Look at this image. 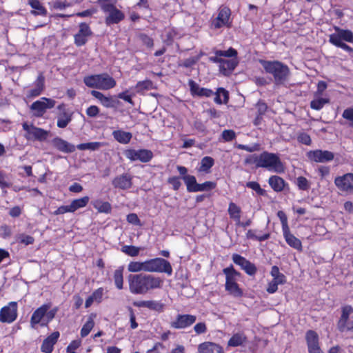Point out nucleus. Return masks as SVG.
Returning a JSON list of instances; mask_svg holds the SVG:
<instances>
[{
	"instance_id": "c03bdc74",
	"label": "nucleus",
	"mask_w": 353,
	"mask_h": 353,
	"mask_svg": "<svg viewBox=\"0 0 353 353\" xmlns=\"http://www.w3.org/2000/svg\"><path fill=\"white\" fill-rule=\"evenodd\" d=\"M140 248L134 245H124L121 248V251L130 256H136L139 255Z\"/></svg>"
},
{
	"instance_id": "f03ea898",
	"label": "nucleus",
	"mask_w": 353,
	"mask_h": 353,
	"mask_svg": "<svg viewBox=\"0 0 353 353\" xmlns=\"http://www.w3.org/2000/svg\"><path fill=\"white\" fill-rule=\"evenodd\" d=\"M254 162L256 168H263L276 173L284 172L283 165L279 157L274 153L263 152L254 154Z\"/></svg>"
},
{
	"instance_id": "e2e57ef3",
	"label": "nucleus",
	"mask_w": 353,
	"mask_h": 353,
	"mask_svg": "<svg viewBox=\"0 0 353 353\" xmlns=\"http://www.w3.org/2000/svg\"><path fill=\"white\" fill-rule=\"evenodd\" d=\"M57 308L55 307V308H53L52 310H50V311H47L46 314H45V317L46 319V323H41V325H46L50 321H52L54 318V316L57 312Z\"/></svg>"
},
{
	"instance_id": "bb28decb",
	"label": "nucleus",
	"mask_w": 353,
	"mask_h": 353,
	"mask_svg": "<svg viewBox=\"0 0 353 353\" xmlns=\"http://www.w3.org/2000/svg\"><path fill=\"white\" fill-rule=\"evenodd\" d=\"M283 232L285 239L290 246L298 250H301L302 244L301 241L294 236L292 234H291L290 228L283 231Z\"/></svg>"
},
{
	"instance_id": "2eb2a0df",
	"label": "nucleus",
	"mask_w": 353,
	"mask_h": 353,
	"mask_svg": "<svg viewBox=\"0 0 353 353\" xmlns=\"http://www.w3.org/2000/svg\"><path fill=\"white\" fill-rule=\"evenodd\" d=\"M305 339L310 353H323L319 343V335L313 330H308L305 334Z\"/></svg>"
},
{
	"instance_id": "49530a36",
	"label": "nucleus",
	"mask_w": 353,
	"mask_h": 353,
	"mask_svg": "<svg viewBox=\"0 0 353 353\" xmlns=\"http://www.w3.org/2000/svg\"><path fill=\"white\" fill-rule=\"evenodd\" d=\"M94 206L100 212L108 213L111 210V205L108 202L97 201Z\"/></svg>"
},
{
	"instance_id": "f257e3e1",
	"label": "nucleus",
	"mask_w": 353,
	"mask_h": 353,
	"mask_svg": "<svg viewBox=\"0 0 353 353\" xmlns=\"http://www.w3.org/2000/svg\"><path fill=\"white\" fill-rule=\"evenodd\" d=\"M128 280L130 291L136 294H146L150 290L161 288L163 285L160 277L145 273L130 274Z\"/></svg>"
},
{
	"instance_id": "13d9d810",
	"label": "nucleus",
	"mask_w": 353,
	"mask_h": 353,
	"mask_svg": "<svg viewBox=\"0 0 353 353\" xmlns=\"http://www.w3.org/2000/svg\"><path fill=\"white\" fill-rule=\"evenodd\" d=\"M139 39L148 48H152L154 46L153 39L145 34H141Z\"/></svg>"
},
{
	"instance_id": "ddd939ff",
	"label": "nucleus",
	"mask_w": 353,
	"mask_h": 353,
	"mask_svg": "<svg viewBox=\"0 0 353 353\" xmlns=\"http://www.w3.org/2000/svg\"><path fill=\"white\" fill-rule=\"evenodd\" d=\"M232 261L235 264L239 265L248 274L252 276L256 274L257 269L254 264L241 255L234 254L232 255Z\"/></svg>"
},
{
	"instance_id": "a18cd8bd",
	"label": "nucleus",
	"mask_w": 353,
	"mask_h": 353,
	"mask_svg": "<svg viewBox=\"0 0 353 353\" xmlns=\"http://www.w3.org/2000/svg\"><path fill=\"white\" fill-rule=\"evenodd\" d=\"M195 192L208 191L214 189L216 187V183L212 181H205L201 184L196 185Z\"/></svg>"
},
{
	"instance_id": "a19ab883",
	"label": "nucleus",
	"mask_w": 353,
	"mask_h": 353,
	"mask_svg": "<svg viewBox=\"0 0 353 353\" xmlns=\"http://www.w3.org/2000/svg\"><path fill=\"white\" fill-rule=\"evenodd\" d=\"M329 103V99H325V98H318L312 100L310 102V107L311 108L319 110H321L325 104Z\"/></svg>"
},
{
	"instance_id": "a878e982",
	"label": "nucleus",
	"mask_w": 353,
	"mask_h": 353,
	"mask_svg": "<svg viewBox=\"0 0 353 353\" xmlns=\"http://www.w3.org/2000/svg\"><path fill=\"white\" fill-rule=\"evenodd\" d=\"M238 63L239 61L236 58H232L230 60L223 59V62L220 65V71L224 75H228L234 70Z\"/></svg>"
},
{
	"instance_id": "412c9836",
	"label": "nucleus",
	"mask_w": 353,
	"mask_h": 353,
	"mask_svg": "<svg viewBox=\"0 0 353 353\" xmlns=\"http://www.w3.org/2000/svg\"><path fill=\"white\" fill-rule=\"evenodd\" d=\"M53 145L59 151L65 153H71L75 150V146L68 141L56 137L52 140Z\"/></svg>"
},
{
	"instance_id": "3c124183",
	"label": "nucleus",
	"mask_w": 353,
	"mask_h": 353,
	"mask_svg": "<svg viewBox=\"0 0 353 353\" xmlns=\"http://www.w3.org/2000/svg\"><path fill=\"white\" fill-rule=\"evenodd\" d=\"M246 186L254 190L259 195H265V191L262 189L259 183L255 181H250L246 183Z\"/></svg>"
},
{
	"instance_id": "423d86ee",
	"label": "nucleus",
	"mask_w": 353,
	"mask_h": 353,
	"mask_svg": "<svg viewBox=\"0 0 353 353\" xmlns=\"http://www.w3.org/2000/svg\"><path fill=\"white\" fill-rule=\"evenodd\" d=\"M101 9L104 12L109 13V15L105 18L107 25L118 23L124 19V14L112 3H103Z\"/></svg>"
},
{
	"instance_id": "6e6d98bb",
	"label": "nucleus",
	"mask_w": 353,
	"mask_h": 353,
	"mask_svg": "<svg viewBox=\"0 0 353 353\" xmlns=\"http://www.w3.org/2000/svg\"><path fill=\"white\" fill-rule=\"evenodd\" d=\"M342 117L350 122V126L353 127V108L345 109L342 114Z\"/></svg>"
},
{
	"instance_id": "79ce46f5",
	"label": "nucleus",
	"mask_w": 353,
	"mask_h": 353,
	"mask_svg": "<svg viewBox=\"0 0 353 353\" xmlns=\"http://www.w3.org/2000/svg\"><path fill=\"white\" fill-rule=\"evenodd\" d=\"M98 74L90 75L85 77L83 81L88 87L98 89Z\"/></svg>"
},
{
	"instance_id": "4c0bfd02",
	"label": "nucleus",
	"mask_w": 353,
	"mask_h": 353,
	"mask_svg": "<svg viewBox=\"0 0 353 353\" xmlns=\"http://www.w3.org/2000/svg\"><path fill=\"white\" fill-rule=\"evenodd\" d=\"M128 270L130 272H145V261H132L128 265Z\"/></svg>"
},
{
	"instance_id": "8fccbe9b",
	"label": "nucleus",
	"mask_w": 353,
	"mask_h": 353,
	"mask_svg": "<svg viewBox=\"0 0 353 353\" xmlns=\"http://www.w3.org/2000/svg\"><path fill=\"white\" fill-rule=\"evenodd\" d=\"M102 105L106 108H114L117 106L119 101L114 99L112 97H104L101 101Z\"/></svg>"
},
{
	"instance_id": "c85d7f7f",
	"label": "nucleus",
	"mask_w": 353,
	"mask_h": 353,
	"mask_svg": "<svg viewBox=\"0 0 353 353\" xmlns=\"http://www.w3.org/2000/svg\"><path fill=\"white\" fill-rule=\"evenodd\" d=\"M268 183L275 192L282 191L285 185V181L279 176H270L269 178Z\"/></svg>"
},
{
	"instance_id": "603ef678",
	"label": "nucleus",
	"mask_w": 353,
	"mask_h": 353,
	"mask_svg": "<svg viewBox=\"0 0 353 353\" xmlns=\"http://www.w3.org/2000/svg\"><path fill=\"white\" fill-rule=\"evenodd\" d=\"M296 184L301 190H307L310 188L309 181L304 176H299L297 178Z\"/></svg>"
},
{
	"instance_id": "37998d69",
	"label": "nucleus",
	"mask_w": 353,
	"mask_h": 353,
	"mask_svg": "<svg viewBox=\"0 0 353 353\" xmlns=\"http://www.w3.org/2000/svg\"><path fill=\"white\" fill-rule=\"evenodd\" d=\"M245 338L243 334H236L228 341L230 346H239L241 345L245 341Z\"/></svg>"
},
{
	"instance_id": "f8f14e48",
	"label": "nucleus",
	"mask_w": 353,
	"mask_h": 353,
	"mask_svg": "<svg viewBox=\"0 0 353 353\" xmlns=\"http://www.w3.org/2000/svg\"><path fill=\"white\" fill-rule=\"evenodd\" d=\"M307 156L310 161L316 163H326L334 158V154L328 150H316L307 152Z\"/></svg>"
},
{
	"instance_id": "473e14b6",
	"label": "nucleus",
	"mask_w": 353,
	"mask_h": 353,
	"mask_svg": "<svg viewBox=\"0 0 353 353\" xmlns=\"http://www.w3.org/2000/svg\"><path fill=\"white\" fill-rule=\"evenodd\" d=\"M182 179L187 186V190L189 192H195L196 186L198 184L195 176L192 175H185Z\"/></svg>"
},
{
	"instance_id": "e433bc0d",
	"label": "nucleus",
	"mask_w": 353,
	"mask_h": 353,
	"mask_svg": "<svg viewBox=\"0 0 353 353\" xmlns=\"http://www.w3.org/2000/svg\"><path fill=\"white\" fill-rule=\"evenodd\" d=\"M123 268H119L116 270L114 273V280L116 287L119 290L123 288Z\"/></svg>"
},
{
	"instance_id": "393cba45",
	"label": "nucleus",
	"mask_w": 353,
	"mask_h": 353,
	"mask_svg": "<svg viewBox=\"0 0 353 353\" xmlns=\"http://www.w3.org/2000/svg\"><path fill=\"white\" fill-rule=\"evenodd\" d=\"M198 350L199 353H223L221 347L210 342L200 344Z\"/></svg>"
},
{
	"instance_id": "c9c22d12",
	"label": "nucleus",
	"mask_w": 353,
	"mask_h": 353,
	"mask_svg": "<svg viewBox=\"0 0 353 353\" xmlns=\"http://www.w3.org/2000/svg\"><path fill=\"white\" fill-rule=\"evenodd\" d=\"M29 4L35 10L32 11L34 14L46 15V10L41 5L39 0H29Z\"/></svg>"
},
{
	"instance_id": "0eeeda50",
	"label": "nucleus",
	"mask_w": 353,
	"mask_h": 353,
	"mask_svg": "<svg viewBox=\"0 0 353 353\" xmlns=\"http://www.w3.org/2000/svg\"><path fill=\"white\" fill-rule=\"evenodd\" d=\"M23 129L27 132L25 137L28 140L35 139L42 141L46 140L48 135V131L33 125H28L27 123H23Z\"/></svg>"
},
{
	"instance_id": "4d7b16f0",
	"label": "nucleus",
	"mask_w": 353,
	"mask_h": 353,
	"mask_svg": "<svg viewBox=\"0 0 353 353\" xmlns=\"http://www.w3.org/2000/svg\"><path fill=\"white\" fill-rule=\"evenodd\" d=\"M87 37L85 35L81 34L80 33H77L74 35V43L77 46H81L85 44L87 42Z\"/></svg>"
},
{
	"instance_id": "864d4df0",
	"label": "nucleus",
	"mask_w": 353,
	"mask_h": 353,
	"mask_svg": "<svg viewBox=\"0 0 353 353\" xmlns=\"http://www.w3.org/2000/svg\"><path fill=\"white\" fill-rule=\"evenodd\" d=\"M331 43H332L333 45L339 47V48H341L343 50H345V51H347L349 52H353V48H351L350 46H347V44H345V43H343V41H338L337 39H332V41H330Z\"/></svg>"
},
{
	"instance_id": "1a4fd4ad",
	"label": "nucleus",
	"mask_w": 353,
	"mask_h": 353,
	"mask_svg": "<svg viewBox=\"0 0 353 353\" xmlns=\"http://www.w3.org/2000/svg\"><path fill=\"white\" fill-rule=\"evenodd\" d=\"M125 157L131 161H140L143 163L150 161L153 157V154L151 150L146 149L141 150H128L125 152Z\"/></svg>"
},
{
	"instance_id": "680f3d73",
	"label": "nucleus",
	"mask_w": 353,
	"mask_h": 353,
	"mask_svg": "<svg viewBox=\"0 0 353 353\" xmlns=\"http://www.w3.org/2000/svg\"><path fill=\"white\" fill-rule=\"evenodd\" d=\"M277 216L281 222L283 231L289 229V226L288 225V219L285 214L283 211H279Z\"/></svg>"
},
{
	"instance_id": "052dcab7",
	"label": "nucleus",
	"mask_w": 353,
	"mask_h": 353,
	"mask_svg": "<svg viewBox=\"0 0 353 353\" xmlns=\"http://www.w3.org/2000/svg\"><path fill=\"white\" fill-rule=\"evenodd\" d=\"M79 33L89 37L92 34V31L89 26L85 23H81L79 25Z\"/></svg>"
},
{
	"instance_id": "72a5a7b5",
	"label": "nucleus",
	"mask_w": 353,
	"mask_h": 353,
	"mask_svg": "<svg viewBox=\"0 0 353 353\" xmlns=\"http://www.w3.org/2000/svg\"><path fill=\"white\" fill-rule=\"evenodd\" d=\"M103 143L101 142H89V143H80L77 145V148L79 150H91V151H95L99 150L101 146Z\"/></svg>"
},
{
	"instance_id": "58836bf2",
	"label": "nucleus",
	"mask_w": 353,
	"mask_h": 353,
	"mask_svg": "<svg viewBox=\"0 0 353 353\" xmlns=\"http://www.w3.org/2000/svg\"><path fill=\"white\" fill-rule=\"evenodd\" d=\"M94 325V322L92 316H90L86 323L83 325L81 330V337H85L89 334Z\"/></svg>"
},
{
	"instance_id": "dca6fc26",
	"label": "nucleus",
	"mask_w": 353,
	"mask_h": 353,
	"mask_svg": "<svg viewBox=\"0 0 353 353\" xmlns=\"http://www.w3.org/2000/svg\"><path fill=\"white\" fill-rule=\"evenodd\" d=\"M59 112L57 115V125L60 128H65L72 121V112L65 108L64 104L58 106Z\"/></svg>"
},
{
	"instance_id": "4468645a",
	"label": "nucleus",
	"mask_w": 353,
	"mask_h": 353,
	"mask_svg": "<svg viewBox=\"0 0 353 353\" xmlns=\"http://www.w3.org/2000/svg\"><path fill=\"white\" fill-rule=\"evenodd\" d=\"M196 320L194 315L191 314H178L176 320L170 324L171 327L176 329H182L192 325Z\"/></svg>"
},
{
	"instance_id": "9b49d317",
	"label": "nucleus",
	"mask_w": 353,
	"mask_h": 353,
	"mask_svg": "<svg viewBox=\"0 0 353 353\" xmlns=\"http://www.w3.org/2000/svg\"><path fill=\"white\" fill-rule=\"evenodd\" d=\"M17 304L10 302L8 305L1 308L0 311V321L2 323H12L17 316Z\"/></svg>"
},
{
	"instance_id": "aec40b11",
	"label": "nucleus",
	"mask_w": 353,
	"mask_h": 353,
	"mask_svg": "<svg viewBox=\"0 0 353 353\" xmlns=\"http://www.w3.org/2000/svg\"><path fill=\"white\" fill-rule=\"evenodd\" d=\"M98 89L109 90L116 85L115 80L107 73L98 74Z\"/></svg>"
},
{
	"instance_id": "338daca9",
	"label": "nucleus",
	"mask_w": 353,
	"mask_h": 353,
	"mask_svg": "<svg viewBox=\"0 0 353 353\" xmlns=\"http://www.w3.org/2000/svg\"><path fill=\"white\" fill-rule=\"evenodd\" d=\"M59 337V332H54L44 340L48 341V343H50V345H52L54 347V345L56 344Z\"/></svg>"
},
{
	"instance_id": "5701e85b",
	"label": "nucleus",
	"mask_w": 353,
	"mask_h": 353,
	"mask_svg": "<svg viewBox=\"0 0 353 353\" xmlns=\"http://www.w3.org/2000/svg\"><path fill=\"white\" fill-rule=\"evenodd\" d=\"M189 85L190 88V91L192 94L197 95L199 97H210L213 92L208 88H201L194 81L190 80L189 81Z\"/></svg>"
},
{
	"instance_id": "69168bd1",
	"label": "nucleus",
	"mask_w": 353,
	"mask_h": 353,
	"mask_svg": "<svg viewBox=\"0 0 353 353\" xmlns=\"http://www.w3.org/2000/svg\"><path fill=\"white\" fill-rule=\"evenodd\" d=\"M168 182L172 185L174 190H178L181 185L179 178L176 176L169 178Z\"/></svg>"
},
{
	"instance_id": "b1692460",
	"label": "nucleus",
	"mask_w": 353,
	"mask_h": 353,
	"mask_svg": "<svg viewBox=\"0 0 353 353\" xmlns=\"http://www.w3.org/2000/svg\"><path fill=\"white\" fill-rule=\"evenodd\" d=\"M50 308L48 305H43L40 307L37 308L32 315L30 319V323L32 327H34L35 324L39 323L42 319L45 318L46 312Z\"/></svg>"
},
{
	"instance_id": "ea45409f",
	"label": "nucleus",
	"mask_w": 353,
	"mask_h": 353,
	"mask_svg": "<svg viewBox=\"0 0 353 353\" xmlns=\"http://www.w3.org/2000/svg\"><path fill=\"white\" fill-rule=\"evenodd\" d=\"M90 198L88 196H85L82 198L74 199L71 202L72 206L74 211H76L79 208L85 207L89 202Z\"/></svg>"
},
{
	"instance_id": "0e129e2a",
	"label": "nucleus",
	"mask_w": 353,
	"mask_h": 353,
	"mask_svg": "<svg viewBox=\"0 0 353 353\" xmlns=\"http://www.w3.org/2000/svg\"><path fill=\"white\" fill-rule=\"evenodd\" d=\"M19 239L21 243L26 245L32 244L34 241V239L32 236L26 234H20L19 236Z\"/></svg>"
},
{
	"instance_id": "774afa93",
	"label": "nucleus",
	"mask_w": 353,
	"mask_h": 353,
	"mask_svg": "<svg viewBox=\"0 0 353 353\" xmlns=\"http://www.w3.org/2000/svg\"><path fill=\"white\" fill-rule=\"evenodd\" d=\"M256 108H257L258 114L262 116L267 111L268 105L263 101H259V102L256 103Z\"/></svg>"
},
{
	"instance_id": "09e8293b",
	"label": "nucleus",
	"mask_w": 353,
	"mask_h": 353,
	"mask_svg": "<svg viewBox=\"0 0 353 353\" xmlns=\"http://www.w3.org/2000/svg\"><path fill=\"white\" fill-rule=\"evenodd\" d=\"M215 54L221 57L236 58L237 51L232 48H230L228 50H216Z\"/></svg>"
},
{
	"instance_id": "bf43d9fd",
	"label": "nucleus",
	"mask_w": 353,
	"mask_h": 353,
	"mask_svg": "<svg viewBox=\"0 0 353 353\" xmlns=\"http://www.w3.org/2000/svg\"><path fill=\"white\" fill-rule=\"evenodd\" d=\"M73 208L70 203L68 205H61L54 212V214H63L66 212H74Z\"/></svg>"
},
{
	"instance_id": "7c9ffc66",
	"label": "nucleus",
	"mask_w": 353,
	"mask_h": 353,
	"mask_svg": "<svg viewBox=\"0 0 353 353\" xmlns=\"http://www.w3.org/2000/svg\"><path fill=\"white\" fill-rule=\"evenodd\" d=\"M229 99L228 92L223 88L217 89L214 101L218 104L227 103Z\"/></svg>"
},
{
	"instance_id": "cd10ccee",
	"label": "nucleus",
	"mask_w": 353,
	"mask_h": 353,
	"mask_svg": "<svg viewBox=\"0 0 353 353\" xmlns=\"http://www.w3.org/2000/svg\"><path fill=\"white\" fill-rule=\"evenodd\" d=\"M134 305L139 307H147L155 311H161L163 307V305L161 303L152 300L134 302Z\"/></svg>"
},
{
	"instance_id": "f704fd0d",
	"label": "nucleus",
	"mask_w": 353,
	"mask_h": 353,
	"mask_svg": "<svg viewBox=\"0 0 353 353\" xmlns=\"http://www.w3.org/2000/svg\"><path fill=\"white\" fill-rule=\"evenodd\" d=\"M228 213L232 219L238 221V223L240 222L241 209L235 203L232 202L229 204Z\"/></svg>"
},
{
	"instance_id": "2f4dec72",
	"label": "nucleus",
	"mask_w": 353,
	"mask_h": 353,
	"mask_svg": "<svg viewBox=\"0 0 353 353\" xmlns=\"http://www.w3.org/2000/svg\"><path fill=\"white\" fill-rule=\"evenodd\" d=\"M214 163V161L212 157H205L201 161V166L199 168V171L208 173L210 172V170L213 166Z\"/></svg>"
},
{
	"instance_id": "f3484780",
	"label": "nucleus",
	"mask_w": 353,
	"mask_h": 353,
	"mask_svg": "<svg viewBox=\"0 0 353 353\" xmlns=\"http://www.w3.org/2000/svg\"><path fill=\"white\" fill-rule=\"evenodd\" d=\"M231 14V11L228 7H221L219 10L217 17L212 21V26L214 28H220L223 26H229L228 21Z\"/></svg>"
},
{
	"instance_id": "6ab92c4d",
	"label": "nucleus",
	"mask_w": 353,
	"mask_h": 353,
	"mask_svg": "<svg viewBox=\"0 0 353 353\" xmlns=\"http://www.w3.org/2000/svg\"><path fill=\"white\" fill-rule=\"evenodd\" d=\"M336 34H332L330 35V41L332 39H337L338 41H345L347 42L353 43V33L349 30H343L339 27L334 28Z\"/></svg>"
},
{
	"instance_id": "c756f323",
	"label": "nucleus",
	"mask_w": 353,
	"mask_h": 353,
	"mask_svg": "<svg viewBox=\"0 0 353 353\" xmlns=\"http://www.w3.org/2000/svg\"><path fill=\"white\" fill-rule=\"evenodd\" d=\"M112 136L115 140L122 144L128 143L132 137V135L130 132H124L119 130L113 131Z\"/></svg>"
},
{
	"instance_id": "4be33fe9",
	"label": "nucleus",
	"mask_w": 353,
	"mask_h": 353,
	"mask_svg": "<svg viewBox=\"0 0 353 353\" xmlns=\"http://www.w3.org/2000/svg\"><path fill=\"white\" fill-rule=\"evenodd\" d=\"M353 312V307L351 305H345L342 308V314L337 323V328L341 332L345 331V324L349 319V316Z\"/></svg>"
},
{
	"instance_id": "9d476101",
	"label": "nucleus",
	"mask_w": 353,
	"mask_h": 353,
	"mask_svg": "<svg viewBox=\"0 0 353 353\" xmlns=\"http://www.w3.org/2000/svg\"><path fill=\"white\" fill-rule=\"evenodd\" d=\"M334 184L342 192H353V173H347L343 176H337L334 179Z\"/></svg>"
},
{
	"instance_id": "7ed1b4c3",
	"label": "nucleus",
	"mask_w": 353,
	"mask_h": 353,
	"mask_svg": "<svg viewBox=\"0 0 353 353\" xmlns=\"http://www.w3.org/2000/svg\"><path fill=\"white\" fill-rule=\"evenodd\" d=\"M261 63L266 72L273 75L276 84H283L288 80L290 72L286 65L277 61H261Z\"/></svg>"
},
{
	"instance_id": "5fc2aeb1",
	"label": "nucleus",
	"mask_w": 353,
	"mask_h": 353,
	"mask_svg": "<svg viewBox=\"0 0 353 353\" xmlns=\"http://www.w3.org/2000/svg\"><path fill=\"white\" fill-rule=\"evenodd\" d=\"M223 139L225 141H231L236 137V134L232 130H225L221 134Z\"/></svg>"
},
{
	"instance_id": "de8ad7c7",
	"label": "nucleus",
	"mask_w": 353,
	"mask_h": 353,
	"mask_svg": "<svg viewBox=\"0 0 353 353\" xmlns=\"http://www.w3.org/2000/svg\"><path fill=\"white\" fill-rule=\"evenodd\" d=\"M152 87V82L150 80H144L139 81L135 86V89L137 92H139L145 90H150Z\"/></svg>"
},
{
	"instance_id": "20e7f679",
	"label": "nucleus",
	"mask_w": 353,
	"mask_h": 353,
	"mask_svg": "<svg viewBox=\"0 0 353 353\" xmlns=\"http://www.w3.org/2000/svg\"><path fill=\"white\" fill-rule=\"evenodd\" d=\"M223 272L225 275V290L234 297H241L243 294V290L236 283L240 273L236 271L232 265L224 268Z\"/></svg>"
},
{
	"instance_id": "6e6552de",
	"label": "nucleus",
	"mask_w": 353,
	"mask_h": 353,
	"mask_svg": "<svg viewBox=\"0 0 353 353\" xmlns=\"http://www.w3.org/2000/svg\"><path fill=\"white\" fill-rule=\"evenodd\" d=\"M54 105V100L43 97L41 100L34 101L31 105L30 109L34 111V116L40 117L43 115L47 109L53 108Z\"/></svg>"
},
{
	"instance_id": "39448f33",
	"label": "nucleus",
	"mask_w": 353,
	"mask_h": 353,
	"mask_svg": "<svg viewBox=\"0 0 353 353\" xmlns=\"http://www.w3.org/2000/svg\"><path fill=\"white\" fill-rule=\"evenodd\" d=\"M145 272H165L170 275L172 269L169 261L162 258H155L145 261Z\"/></svg>"
},
{
	"instance_id": "a211bd4d",
	"label": "nucleus",
	"mask_w": 353,
	"mask_h": 353,
	"mask_svg": "<svg viewBox=\"0 0 353 353\" xmlns=\"http://www.w3.org/2000/svg\"><path fill=\"white\" fill-rule=\"evenodd\" d=\"M112 185L115 188L127 190L132 187V176L128 174H123L116 176L112 180Z\"/></svg>"
}]
</instances>
